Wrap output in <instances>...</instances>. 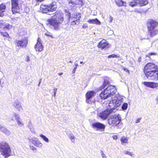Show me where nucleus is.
<instances>
[{
    "label": "nucleus",
    "instance_id": "41",
    "mask_svg": "<svg viewBox=\"0 0 158 158\" xmlns=\"http://www.w3.org/2000/svg\"><path fill=\"white\" fill-rule=\"evenodd\" d=\"M26 61L27 62H29L30 61V59L29 57L28 56H27L26 58Z\"/></svg>",
    "mask_w": 158,
    "mask_h": 158
},
{
    "label": "nucleus",
    "instance_id": "25",
    "mask_svg": "<svg viewBox=\"0 0 158 158\" xmlns=\"http://www.w3.org/2000/svg\"><path fill=\"white\" fill-rule=\"evenodd\" d=\"M87 22L91 24H95L97 25L101 24L100 22L97 18L94 19H91L89 20Z\"/></svg>",
    "mask_w": 158,
    "mask_h": 158
},
{
    "label": "nucleus",
    "instance_id": "30",
    "mask_svg": "<svg viewBox=\"0 0 158 158\" xmlns=\"http://www.w3.org/2000/svg\"><path fill=\"white\" fill-rule=\"evenodd\" d=\"M120 56H117L114 54H112L111 55H110L107 56V58L108 59H110L111 58H119Z\"/></svg>",
    "mask_w": 158,
    "mask_h": 158
},
{
    "label": "nucleus",
    "instance_id": "24",
    "mask_svg": "<svg viewBox=\"0 0 158 158\" xmlns=\"http://www.w3.org/2000/svg\"><path fill=\"white\" fill-rule=\"evenodd\" d=\"M138 5L140 6H144L148 3V0H137Z\"/></svg>",
    "mask_w": 158,
    "mask_h": 158
},
{
    "label": "nucleus",
    "instance_id": "50",
    "mask_svg": "<svg viewBox=\"0 0 158 158\" xmlns=\"http://www.w3.org/2000/svg\"><path fill=\"white\" fill-rule=\"evenodd\" d=\"M36 0V1H39V2H41L42 1H43V0Z\"/></svg>",
    "mask_w": 158,
    "mask_h": 158
},
{
    "label": "nucleus",
    "instance_id": "21",
    "mask_svg": "<svg viewBox=\"0 0 158 158\" xmlns=\"http://www.w3.org/2000/svg\"><path fill=\"white\" fill-rule=\"evenodd\" d=\"M13 105L17 110L19 111L20 110H23V108L19 102H15L14 103Z\"/></svg>",
    "mask_w": 158,
    "mask_h": 158
},
{
    "label": "nucleus",
    "instance_id": "29",
    "mask_svg": "<svg viewBox=\"0 0 158 158\" xmlns=\"http://www.w3.org/2000/svg\"><path fill=\"white\" fill-rule=\"evenodd\" d=\"M69 139L71 140L73 143H74L76 138L74 136L73 134H70L69 135Z\"/></svg>",
    "mask_w": 158,
    "mask_h": 158
},
{
    "label": "nucleus",
    "instance_id": "27",
    "mask_svg": "<svg viewBox=\"0 0 158 158\" xmlns=\"http://www.w3.org/2000/svg\"><path fill=\"white\" fill-rule=\"evenodd\" d=\"M120 140L121 143L123 144L124 143H127L128 139L127 137L123 136L121 137Z\"/></svg>",
    "mask_w": 158,
    "mask_h": 158
},
{
    "label": "nucleus",
    "instance_id": "8",
    "mask_svg": "<svg viewBox=\"0 0 158 158\" xmlns=\"http://www.w3.org/2000/svg\"><path fill=\"white\" fill-rule=\"evenodd\" d=\"M96 94V92L93 90L88 91L85 94V102L87 103L92 104L93 102L92 100Z\"/></svg>",
    "mask_w": 158,
    "mask_h": 158
},
{
    "label": "nucleus",
    "instance_id": "10",
    "mask_svg": "<svg viewBox=\"0 0 158 158\" xmlns=\"http://www.w3.org/2000/svg\"><path fill=\"white\" fill-rule=\"evenodd\" d=\"M91 126L94 129L97 131H104L105 128V126L104 124L98 122L92 123Z\"/></svg>",
    "mask_w": 158,
    "mask_h": 158
},
{
    "label": "nucleus",
    "instance_id": "9",
    "mask_svg": "<svg viewBox=\"0 0 158 158\" xmlns=\"http://www.w3.org/2000/svg\"><path fill=\"white\" fill-rule=\"evenodd\" d=\"M18 0H12L11 1V10L13 14L18 12L20 6L18 4Z\"/></svg>",
    "mask_w": 158,
    "mask_h": 158
},
{
    "label": "nucleus",
    "instance_id": "31",
    "mask_svg": "<svg viewBox=\"0 0 158 158\" xmlns=\"http://www.w3.org/2000/svg\"><path fill=\"white\" fill-rule=\"evenodd\" d=\"M128 105L127 103H124L122 106V108L123 110H125L127 109Z\"/></svg>",
    "mask_w": 158,
    "mask_h": 158
},
{
    "label": "nucleus",
    "instance_id": "36",
    "mask_svg": "<svg viewBox=\"0 0 158 158\" xmlns=\"http://www.w3.org/2000/svg\"><path fill=\"white\" fill-rule=\"evenodd\" d=\"M36 43H39L40 44H42V42L41 40V39L40 38H38L37 39V41Z\"/></svg>",
    "mask_w": 158,
    "mask_h": 158
},
{
    "label": "nucleus",
    "instance_id": "43",
    "mask_svg": "<svg viewBox=\"0 0 158 158\" xmlns=\"http://www.w3.org/2000/svg\"><path fill=\"white\" fill-rule=\"evenodd\" d=\"M113 20V18L111 16H110V20L109 22L110 23H111Z\"/></svg>",
    "mask_w": 158,
    "mask_h": 158
},
{
    "label": "nucleus",
    "instance_id": "56",
    "mask_svg": "<svg viewBox=\"0 0 158 158\" xmlns=\"http://www.w3.org/2000/svg\"><path fill=\"white\" fill-rule=\"evenodd\" d=\"M78 66V64H77V65L76 66V67Z\"/></svg>",
    "mask_w": 158,
    "mask_h": 158
},
{
    "label": "nucleus",
    "instance_id": "11",
    "mask_svg": "<svg viewBox=\"0 0 158 158\" xmlns=\"http://www.w3.org/2000/svg\"><path fill=\"white\" fill-rule=\"evenodd\" d=\"M47 4L51 12L55 11L57 8L56 2L54 0H47Z\"/></svg>",
    "mask_w": 158,
    "mask_h": 158
},
{
    "label": "nucleus",
    "instance_id": "45",
    "mask_svg": "<svg viewBox=\"0 0 158 158\" xmlns=\"http://www.w3.org/2000/svg\"><path fill=\"white\" fill-rule=\"evenodd\" d=\"M30 149L32 150H36V148L33 146H30Z\"/></svg>",
    "mask_w": 158,
    "mask_h": 158
},
{
    "label": "nucleus",
    "instance_id": "6",
    "mask_svg": "<svg viewBox=\"0 0 158 158\" xmlns=\"http://www.w3.org/2000/svg\"><path fill=\"white\" fill-rule=\"evenodd\" d=\"M121 120V118L119 114H114L108 118V123L112 127H115L120 123Z\"/></svg>",
    "mask_w": 158,
    "mask_h": 158
},
{
    "label": "nucleus",
    "instance_id": "5",
    "mask_svg": "<svg viewBox=\"0 0 158 158\" xmlns=\"http://www.w3.org/2000/svg\"><path fill=\"white\" fill-rule=\"evenodd\" d=\"M0 152L5 158H7L11 155L10 147L8 143L6 142L0 143Z\"/></svg>",
    "mask_w": 158,
    "mask_h": 158
},
{
    "label": "nucleus",
    "instance_id": "22",
    "mask_svg": "<svg viewBox=\"0 0 158 158\" xmlns=\"http://www.w3.org/2000/svg\"><path fill=\"white\" fill-rule=\"evenodd\" d=\"M115 2L117 5L119 7L126 6V3L123 0H115Z\"/></svg>",
    "mask_w": 158,
    "mask_h": 158
},
{
    "label": "nucleus",
    "instance_id": "35",
    "mask_svg": "<svg viewBox=\"0 0 158 158\" xmlns=\"http://www.w3.org/2000/svg\"><path fill=\"white\" fill-rule=\"evenodd\" d=\"M1 34L4 37H7L8 36V33L6 32H1Z\"/></svg>",
    "mask_w": 158,
    "mask_h": 158
},
{
    "label": "nucleus",
    "instance_id": "23",
    "mask_svg": "<svg viewBox=\"0 0 158 158\" xmlns=\"http://www.w3.org/2000/svg\"><path fill=\"white\" fill-rule=\"evenodd\" d=\"M6 5L3 4L0 5V17H2L4 15V13L6 9Z\"/></svg>",
    "mask_w": 158,
    "mask_h": 158
},
{
    "label": "nucleus",
    "instance_id": "15",
    "mask_svg": "<svg viewBox=\"0 0 158 158\" xmlns=\"http://www.w3.org/2000/svg\"><path fill=\"white\" fill-rule=\"evenodd\" d=\"M14 117L15 118V119L19 126L22 127L23 125V124L22 122L21 119L19 114L15 113L13 114V116L10 117V119L12 121L14 120Z\"/></svg>",
    "mask_w": 158,
    "mask_h": 158
},
{
    "label": "nucleus",
    "instance_id": "37",
    "mask_svg": "<svg viewBox=\"0 0 158 158\" xmlns=\"http://www.w3.org/2000/svg\"><path fill=\"white\" fill-rule=\"evenodd\" d=\"M57 88H55L53 90L54 91V97H55L56 96V92L57 90Z\"/></svg>",
    "mask_w": 158,
    "mask_h": 158
},
{
    "label": "nucleus",
    "instance_id": "16",
    "mask_svg": "<svg viewBox=\"0 0 158 158\" xmlns=\"http://www.w3.org/2000/svg\"><path fill=\"white\" fill-rule=\"evenodd\" d=\"M143 83L145 86L151 88H155L158 87V83H157L144 81Z\"/></svg>",
    "mask_w": 158,
    "mask_h": 158
},
{
    "label": "nucleus",
    "instance_id": "14",
    "mask_svg": "<svg viewBox=\"0 0 158 158\" xmlns=\"http://www.w3.org/2000/svg\"><path fill=\"white\" fill-rule=\"evenodd\" d=\"M28 140L30 142H31L35 146L39 148H41L43 144L40 141H39L37 138L36 137H32L29 138Z\"/></svg>",
    "mask_w": 158,
    "mask_h": 158
},
{
    "label": "nucleus",
    "instance_id": "48",
    "mask_svg": "<svg viewBox=\"0 0 158 158\" xmlns=\"http://www.w3.org/2000/svg\"><path fill=\"white\" fill-rule=\"evenodd\" d=\"M125 154H128V155H131V153L128 152V151H126V152H125Z\"/></svg>",
    "mask_w": 158,
    "mask_h": 158
},
{
    "label": "nucleus",
    "instance_id": "52",
    "mask_svg": "<svg viewBox=\"0 0 158 158\" xmlns=\"http://www.w3.org/2000/svg\"><path fill=\"white\" fill-rule=\"evenodd\" d=\"M2 84H1V80H0V88L2 87Z\"/></svg>",
    "mask_w": 158,
    "mask_h": 158
},
{
    "label": "nucleus",
    "instance_id": "47",
    "mask_svg": "<svg viewBox=\"0 0 158 158\" xmlns=\"http://www.w3.org/2000/svg\"><path fill=\"white\" fill-rule=\"evenodd\" d=\"M123 69L126 72H129V71L128 70L125 68L124 67H123Z\"/></svg>",
    "mask_w": 158,
    "mask_h": 158
},
{
    "label": "nucleus",
    "instance_id": "1",
    "mask_svg": "<svg viewBox=\"0 0 158 158\" xmlns=\"http://www.w3.org/2000/svg\"><path fill=\"white\" fill-rule=\"evenodd\" d=\"M143 72L147 78L153 81L158 80V66L155 64L148 63L144 66Z\"/></svg>",
    "mask_w": 158,
    "mask_h": 158
},
{
    "label": "nucleus",
    "instance_id": "54",
    "mask_svg": "<svg viewBox=\"0 0 158 158\" xmlns=\"http://www.w3.org/2000/svg\"><path fill=\"white\" fill-rule=\"evenodd\" d=\"M25 9H26V10H28V9H29L28 8L26 7L25 8Z\"/></svg>",
    "mask_w": 158,
    "mask_h": 158
},
{
    "label": "nucleus",
    "instance_id": "34",
    "mask_svg": "<svg viewBox=\"0 0 158 158\" xmlns=\"http://www.w3.org/2000/svg\"><path fill=\"white\" fill-rule=\"evenodd\" d=\"M12 26L11 25H10L9 24H6L5 25V28L6 29H10L12 28Z\"/></svg>",
    "mask_w": 158,
    "mask_h": 158
},
{
    "label": "nucleus",
    "instance_id": "33",
    "mask_svg": "<svg viewBox=\"0 0 158 158\" xmlns=\"http://www.w3.org/2000/svg\"><path fill=\"white\" fill-rule=\"evenodd\" d=\"M45 35L48 36H49L51 37L52 38H53L52 34L51 33L49 32H47L45 33Z\"/></svg>",
    "mask_w": 158,
    "mask_h": 158
},
{
    "label": "nucleus",
    "instance_id": "38",
    "mask_svg": "<svg viewBox=\"0 0 158 158\" xmlns=\"http://www.w3.org/2000/svg\"><path fill=\"white\" fill-rule=\"evenodd\" d=\"M112 138L113 139L116 140L118 139V136L117 135H114L112 136Z\"/></svg>",
    "mask_w": 158,
    "mask_h": 158
},
{
    "label": "nucleus",
    "instance_id": "20",
    "mask_svg": "<svg viewBox=\"0 0 158 158\" xmlns=\"http://www.w3.org/2000/svg\"><path fill=\"white\" fill-rule=\"evenodd\" d=\"M34 48L36 51L41 52L43 50V46L42 44L36 43L34 46Z\"/></svg>",
    "mask_w": 158,
    "mask_h": 158
},
{
    "label": "nucleus",
    "instance_id": "19",
    "mask_svg": "<svg viewBox=\"0 0 158 158\" xmlns=\"http://www.w3.org/2000/svg\"><path fill=\"white\" fill-rule=\"evenodd\" d=\"M0 130L7 135H10L11 134L10 131L9 130L1 124H0Z\"/></svg>",
    "mask_w": 158,
    "mask_h": 158
},
{
    "label": "nucleus",
    "instance_id": "7",
    "mask_svg": "<svg viewBox=\"0 0 158 158\" xmlns=\"http://www.w3.org/2000/svg\"><path fill=\"white\" fill-rule=\"evenodd\" d=\"M110 104H114L113 103H109L107 106V109L99 113V117L103 119H106L108 115L113 111L114 108Z\"/></svg>",
    "mask_w": 158,
    "mask_h": 158
},
{
    "label": "nucleus",
    "instance_id": "44",
    "mask_svg": "<svg viewBox=\"0 0 158 158\" xmlns=\"http://www.w3.org/2000/svg\"><path fill=\"white\" fill-rule=\"evenodd\" d=\"M156 53L155 52H150L148 53L149 56H151L152 55H156Z\"/></svg>",
    "mask_w": 158,
    "mask_h": 158
},
{
    "label": "nucleus",
    "instance_id": "3",
    "mask_svg": "<svg viewBox=\"0 0 158 158\" xmlns=\"http://www.w3.org/2000/svg\"><path fill=\"white\" fill-rule=\"evenodd\" d=\"M148 34L150 37H153L158 34V23L153 19H148L146 23Z\"/></svg>",
    "mask_w": 158,
    "mask_h": 158
},
{
    "label": "nucleus",
    "instance_id": "2",
    "mask_svg": "<svg viewBox=\"0 0 158 158\" xmlns=\"http://www.w3.org/2000/svg\"><path fill=\"white\" fill-rule=\"evenodd\" d=\"M55 14L51 18L47 20V24L54 30H58L64 20L63 14L62 12H56Z\"/></svg>",
    "mask_w": 158,
    "mask_h": 158
},
{
    "label": "nucleus",
    "instance_id": "51",
    "mask_svg": "<svg viewBox=\"0 0 158 158\" xmlns=\"http://www.w3.org/2000/svg\"><path fill=\"white\" fill-rule=\"evenodd\" d=\"M63 74V73H59L58 75H62Z\"/></svg>",
    "mask_w": 158,
    "mask_h": 158
},
{
    "label": "nucleus",
    "instance_id": "26",
    "mask_svg": "<svg viewBox=\"0 0 158 158\" xmlns=\"http://www.w3.org/2000/svg\"><path fill=\"white\" fill-rule=\"evenodd\" d=\"M129 5L131 7H133L138 5L137 0H133L129 3Z\"/></svg>",
    "mask_w": 158,
    "mask_h": 158
},
{
    "label": "nucleus",
    "instance_id": "40",
    "mask_svg": "<svg viewBox=\"0 0 158 158\" xmlns=\"http://www.w3.org/2000/svg\"><path fill=\"white\" fill-rule=\"evenodd\" d=\"M3 25V21L0 20V27H2V26Z\"/></svg>",
    "mask_w": 158,
    "mask_h": 158
},
{
    "label": "nucleus",
    "instance_id": "53",
    "mask_svg": "<svg viewBox=\"0 0 158 158\" xmlns=\"http://www.w3.org/2000/svg\"><path fill=\"white\" fill-rule=\"evenodd\" d=\"M76 69V68H75L74 69V70H73V73H74L75 72V71Z\"/></svg>",
    "mask_w": 158,
    "mask_h": 158
},
{
    "label": "nucleus",
    "instance_id": "4",
    "mask_svg": "<svg viewBox=\"0 0 158 158\" xmlns=\"http://www.w3.org/2000/svg\"><path fill=\"white\" fill-rule=\"evenodd\" d=\"M116 91L115 86L110 85H109L106 88L102 91L100 96L102 99H105L114 95Z\"/></svg>",
    "mask_w": 158,
    "mask_h": 158
},
{
    "label": "nucleus",
    "instance_id": "13",
    "mask_svg": "<svg viewBox=\"0 0 158 158\" xmlns=\"http://www.w3.org/2000/svg\"><path fill=\"white\" fill-rule=\"evenodd\" d=\"M97 47L101 50L107 48L109 47V44L107 41L103 39L98 43Z\"/></svg>",
    "mask_w": 158,
    "mask_h": 158
},
{
    "label": "nucleus",
    "instance_id": "49",
    "mask_svg": "<svg viewBox=\"0 0 158 158\" xmlns=\"http://www.w3.org/2000/svg\"><path fill=\"white\" fill-rule=\"evenodd\" d=\"M74 23L75 24H76V23H75V21H74V22H72V24L73 25V24H74Z\"/></svg>",
    "mask_w": 158,
    "mask_h": 158
},
{
    "label": "nucleus",
    "instance_id": "42",
    "mask_svg": "<svg viewBox=\"0 0 158 158\" xmlns=\"http://www.w3.org/2000/svg\"><path fill=\"white\" fill-rule=\"evenodd\" d=\"M84 4V3L83 1L82 0H80V5L81 6H82Z\"/></svg>",
    "mask_w": 158,
    "mask_h": 158
},
{
    "label": "nucleus",
    "instance_id": "12",
    "mask_svg": "<svg viewBox=\"0 0 158 158\" xmlns=\"http://www.w3.org/2000/svg\"><path fill=\"white\" fill-rule=\"evenodd\" d=\"M15 42L17 43L18 47L23 48L26 46L28 43V40L27 38H25L20 40H16Z\"/></svg>",
    "mask_w": 158,
    "mask_h": 158
},
{
    "label": "nucleus",
    "instance_id": "57",
    "mask_svg": "<svg viewBox=\"0 0 158 158\" xmlns=\"http://www.w3.org/2000/svg\"><path fill=\"white\" fill-rule=\"evenodd\" d=\"M69 62H71V61H69Z\"/></svg>",
    "mask_w": 158,
    "mask_h": 158
},
{
    "label": "nucleus",
    "instance_id": "17",
    "mask_svg": "<svg viewBox=\"0 0 158 158\" xmlns=\"http://www.w3.org/2000/svg\"><path fill=\"white\" fill-rule=\"evenodd\" d=\"M109 78L107 77H104V81L103 84L98 88V90H101L104 89L106 86L110 83Z\"/></svg>",
    "mask_w": 158,
    "mask_h": 158
},
{
    "label": "nucleus",
    "instance_id": "55",
    "mask_svg": "<svg viewBox=\"0 0 158 158\" xmlns=\"http://www.w3.org/2000/svg\"><path fill=\"white\" fill-rule=\"evenodd\" d=\"M80 63L81 64H82V62H80Z\"/></svg>",
    "mask_w": 158,
    "mask_h": 158
},
{
    "label": "nucleus",
    "instance_id": "18",
    "mask_svg": "<svg viewBox=\"0 0 158 158\" xmlns=\"http://www.w3.org/2000/svg\"><path fill=\"white\" fill-rule=\"evenodd\" d=\"M40 10L42 12L45 13L49 12L50 11V10L47 4L46 5L43 4L41 5L40 6Z\"/></svg>",
    "mask_w": 158,
    "mask_h": 158
},
{
    "label": "nucleus",
    "instance_id": "46",
    "mask_svg": "<svg viewBox=\"0 0 158 158\" xmlns=\"http://www.w3.org/2000/svg\"><path fill=\"white\" fill-rule=\"evenodd\" d=\"M102 156L103 158H106V156L105 155L104 153L102 152Z\"/></svg>",
    "mask_w": 158,
    "mask_h": 158
},
{
    "label": "nucleus",
    "instance_id": "28",
    "mask_svg": "<svg viewBox=\"0 0 158 158\" xmlns=\"http://www.w3.org/2000/svg\"><path fill=\"white\" fill-rule=\"evenodd\" d=\"M40 136L45 142L47 143H48L49 142L48 139L44 135L41 134L40 135Z\"/></svg>",
    "mask_w": 158,
    "mask_h": 158
},
{
    "label": "nucleus",
    "instance_id": "32",
    "mask_svg": "<svg viewBox=\"0 0 158 158\" xmlns=\"http://www.w3.org/2000/svg\"><path fill=\"white\" fill-rule=\"evenodd\" d=\"M65 11L66 15L68 16V19H69L70 16V13L68 10H65Z\"/></svg>",
    "mask_w": 158,
    "mask_h": 158
},
{
    "label": "nucleus",
    "instance_id": "39",
    "mask_svg": "<svg viewBox=\"0 0 158 158\" xmlns=\"http://www.w3.org/2000/svg\"><path fill=\"white\" fill-rule=\"evenodd\" d=\"M141 118H138L136 120L135 123H139V122L140 121V120L141 119Z\"/></svg>",
    "mask_w": 158,
    "mask_h": 158
}]
</instances>
